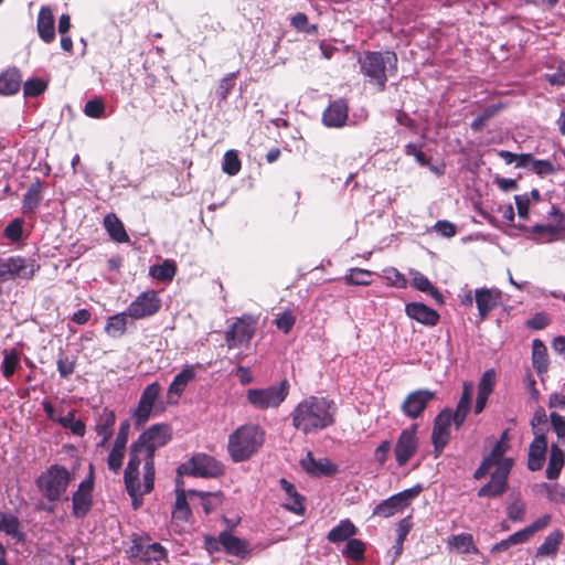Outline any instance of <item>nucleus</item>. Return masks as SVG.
<instances>
[{"label": "nucleus", "instance_id": "obj_51", "mask_svg": "<svg viewBox=\"0 0 565 565\" xmlns=\"http://www.w3.org/2000/svg\"><path fill=\"white\" fill-rule=\"evenodd\" d=\"M237 75V72L230 73L218 82L215 94L221 102L226 100L228 95L232 93L233 88L235 87Z\"/></svg>", "mask_w": 565, "mask_h": 565}, {"label": "nucleus", "instance_id": "obj_16", "mask_svg": "<svg viewBox=\"0 0 565 565\" xmlns=\"http://www.w3.org/2000/svg\"><path fill=\"white\" fill-rule=\"evenodd\" d=\"M511 463L507 462L500 468H495L491 473L489 482L482 486L477 495L479 498H499L509 489L508 479L511 473Z\"/></svg>", "mask_w": 565, "mask_h": 565}, {"label": "nucleus", "instance_id": "obj_63", "mask_svg": "<svg viewBox=\"0 0 565 565\" xmlns=\"http://www.w3.org/2000/svg\"><path fill=\"white\" fill-rule=\"evenodd\" d=\"M531 170L540 177L554 174L556 171L554 164L550 160H539L535 158L533 159Z\"/></svg>", "mask_w": 565, "mask_h": 565}, {"label": "nucleus", "instance_id": "obj_20", "mask_svg": "<svg viewBox=\"0 0 565 565\" xmlns=\"http://www.w3.org/2000/svg\"><path fill=\"white\" fill-rule=\"evenodd\" d=\"M46 189V184L40 178H36L28 188L22 199V213L30 217L35 215L36 210L43 201V194Z\"/></svg>", "mask_w": 565, "mask_h": 565}, {"label": "nucleus", "instance_id": "obj_48", "mask_svg": "<svg viewBox=\"0 0 565 565\" xmlns=\"http://www.w3.org/2000/svg\"><path fill=\"white\" fill-rule=\"evenodd\" d=\"M413 520H412V516L408 515V516H405L404 519H402L398 524H397V537H396V542H395V545H394V550H395V557H398L402 552H403V548H404V542L407 537V535L409 534L411 530L413 529Z\"/></svg>", "mask_w": 565, "mask_h": 565}, {"label": "nucleus", "instance_id": "obj_64", "mask_svg": "<svg viewBox=\"0 0 565 565\" xmlns=\"http://www.w3.org/2000/svg\"><path fill=\"white\" fill-rule=\"evenodd\" d=\"M411 275H412V285L415 289L423 291V292H428L429 290L433 289L434 285L422 273H419L417 270H412Z\"/></svg>", "mask_w": 565, "mask_h": 565}, {"label": "nucleus", "instance_id": "obj_57", "mask_svg": "<svg viewBox=\"0 0 565 565\" xmlns=\"http://www.w3.org/2000/svg\"><path fill=\"white\" fill-rule=\"evenodd\" d=\"M18 365H19L18 353L15 351H12L10 353L6 352L3 361H2V365H1L3 376L9 380L14 374Z\"/></svg>", "mask_w": 565, "mask_h": 565}, {"label": "nucleus", "instance_id": "obj_32", "mask_svg": "<svg viewBox=\"0 0 565 565\" xmlns=\"http://www.w3.org/2000/svg\"><path fill=\"white\" fill-rule=\"evenodd\" d=\"M548 215L552 217H556L557 223L547 225L536 224L532 227V232L540 235H547V241L552 242L557 237L559 233H562L565 230V224L564 215L561 212L559 207L553 205Z\"/></svg>", "mask_w": 565, "mask_h": 565}, {"label": "nucleus", "instance_id": "obj_5", "mask_svg": "<svg viewBox=\"0 0 565 565\" xmlns=\"http://www.w3.org/2000/svg\"><path fill=\"white\" fill-rule=\"evenodd\" d=\"M73 479V475L64 466L54 463L38 477L35 484L47 501L57 502Z\"/></svg>", "mask_w": 565, "mask_h": 565}, {"label": "nucleus", "instance_id": "obj_61", "mask_svg": "<svg viewBox=\"0 0 565 565\" xmlns=\"http://www.w3.org/2000/svg\"><path fill=\"white\" fill-rule=\"evenodd\" d=\"M105 111V104L100 98L88 100L84 107V114L90 118H100Z\"/></svg>", "mask_w": 565, "mask_h": 565}, {"label": "nucleus", "instance_id": "obj_50", "mask_svg": "<svg viewBox=\"0 0 565 565\" xmlns=\"http://www.w3.org/2000/svg\"><path fill=\"white\" fill-rule=\"evenodd\" d=\"M242 168V162L236 150H227L224 153L222 169L223 171L233 177L236 175Z\"/></svg>", "mask_w": 565, "mask_h": 565}, {"label": "nucleus", "instance_id": "obj_35", "mask_svg": "<svg viewBox=\"0 0 565 565\" xmlns=\"http://www.w3.org/2000/svg\"><path fill=\"white\" fill-rule=\"evenodd\" d=\"M564 540V533L561 530L551 532L544 542L536 548L535 557H555L561 543Z\"/></svg>", "mask_w": 565, "mask_h": 565}, {"label": "nucleus", "instance_id": "obj_9", "mask_svg": "<svg viewBox=\"0 0 565 565\" xmlns=\"http://www.w3.org/2000/svg\"><path fill=\"white\" fill-rule=\"evenodd\" d=\"M40 265L34 259H26L21 256H12L0 262V284L15 280L17 278L31 280Z\"/></svg>", "mask_w": 565, "mask_h": 565}, {"label": "nucleus", "instance_id": "obj_11", "mask_svg": "<svg viewBox=\"0 0 565 565\" xmlns=\"http://www.w3.org/2000/svg\"><path fill=\"white\" fill-rule=\"evenodd\" d=\"M94 483V465L89 463L86 478L81 481L77 490L72 495V513L76 519H84L92 510Z\"/></svg>", "mask_w": 565, "mask_h": 565}, {"label": "nucleus", "instance_id": "obj_36", "mask_svg": "<svg viewBox=\"0 0 565 565\" xmlns=\"http://www.w3.org/2000/svg\"><path fill=\"white\" fill-rule=\"evenodd\" d=\"M358 533V527L350 520H342L327 535L329 542L338 544L349 541Z\"/></svg>", "mask_w": 565, "mask_h": 565}, {"label": "nucleus", "instance_id": "obj_38", "mask_svg": "<svg viewBox=\"0 0 565 565\" xmlns=\"http://www.w3.org/2000/svg\"><path fill=\"white\" fill-rule=\"evenodd\" d=\"M188 495L190 498L198 497L205 514H210L215 511L223 503L222 492H202L198 490H189Z\"/></svg>", "mask_w": 565, "mask_h": 565}, {"label": "nucleus", "instance_id": "obj_26", "mask_svg": "<svg viewBox=\"0 0 565 565\" xmlns=\"http://www.w3.org/2000/svg\"><path fill=\"white\" fill-rule=\"evenodd\" d=\"M547 451V439L545 434L534 437L529 446L527 468L531 471H539L543 468Z\"/></svg>", "mask_w": 565, "mask_h": 565}, {"label": "nucleus", "instance_id": "obj_58", "mask_svg": "<svg viewBox=\"0 0 565 565\" xmlns=\"http://www.w3.org/2000/svg\"><path fill=\"white\" fill-rule=\"evenodd\" d=\"M495 385V372L493 369L487 370L478 384V392L489 395L493 392Z\"/></svg>", "mask_w": 565, "mask_h": 565}, {"label": "nucleus", "instance_id": "obj_34", "mask_svg": "<svg viewBox=\"0 0 565 565\" xmlns=\"http://www.w3.org/2000/svg\"><path fill=\"white\" fill-rule=\"evenodd\" d=\"M22 76L17 67H9L0 74V94L13 95L19 92Z\"/></svg>", "mask_w": 565, "mask_h": 565}, {"label": "nucleus", "instance_id": "obj_42", "mask_svg": "<svg viewBox=\"0 0 565 565\" xmlns=\"http://www.w3.org/2000/svg\"><path fill=\"white\" fill-rule=\"evenodd\" d=\"M172 516L174 520L182 522H188L192 516L191 508L186 500V493L183 489H177V498Z\"/></svg>", "mask_w": 565, "mask_h": 565}, {"label": "nucleus", "instance_id": "obj_17", "mask_svg": "<svg viewBox=\"0 0 565 565\" xmlns=\"http://www.w3.org/2000/svg\"><path fill=\"white\" fill-rule=\"evenodd\" d=\"M509 445L507 441L498 440L490 454L483 458L480 466L473 472V478L476 480H480L484 478L491 468H500L502 465L510 462L511 469L513 468L514 460L513 458L504 457V454L508 451Z\"/></svg>", "mask_w": 565, "mask_h": 565}, {"label": "nucleus", "instance_id": "obj_49", "mask_svg": "<svg viewBox=\"0 0 565 565\" xmlns=\"http://www.w3.org/2000/svg\"><path fill=\"white\" fill-rule=\"evenodd\" d=\"M372 273L362 268H352L344 277L345 284L349 286H369L371 284Z\"/></svg>", "mask_w": 565, "mask_h": 565}, {"label": "nucleus", "instance_id": "obj_6", "mask_svg": "<svg viewBox=\"0 0 565 565\" xmlns=\"http://www.w3.org/2000/svg\"><path fill=\"white\" fill-rule=\"evenodd\" d=\"M177 472L179 476H193L199 478H218L225 473V466L211 455L198 452L181 463Z\"/></svg>", "mask_w": 565, "mask_h": 565}, {"label": "nucleus", "instance_id": "obj_52", "mask_svg": "<svg viewBox=\"0 0 565 565\" xmlns=\"http://www.w3.org/2000/svg\"><path fill=\"white\" fill-rule=\"evenodd\" d=\"M290 24L298 31L306 34H317L318 25L309 23L307 14L299 12L291 17Z\"/></svg>", "mask_w": 565, "mask_h": 565}, {"label": "nucleus", "instance_id": "obj_56", "mask_svg": "<svg viewBox=\"0 0 565 565\" xmlns=\"http://www.w3.org/2000/svg\"><path fill=\"white\" fill-rule=\"evenodd\" d=\"M24 221L20 217L12 220L4 228V236L11 242H19L22 238Z\"/></svg>", "mask_w": 565, "mask_h": 565}, {"label": "nucleus", "instance_id": "obj_12", "mask_svg": "<svg viewBox=\"0 0 565 565\" xmlns=\"http://www.w3.org/2000/svg\"><path fill=\"white\" fill-rule=\"evenodd\" d=\"M418 424L414 423L403 429L394 447V455L398 467H404L418 450Z\"/></svg>", "mask_w": 565, "mask_h": 565}, {"label": "nucleus", "instance_id": "obj_13", "mask_svg": "<svg viewBox=\"0 0 565 565\" xmlns=\"http://www.w3.org/2000/svg\"><path fill=\"white\" fill-rule=\"evenodd\" d=\"M160 308L161 299L154 290L149 289L137 296L126 311L131 319L141 320L154 316Z\"/></svg>", "mask_w": 565, "mask_h": 565}, {"label": "nucleus", "instance_id": "obj_62", "mask_svg": "<svg viewBox=\"0 0 565 565\" xmlns=\"http://www.w3.org/2000/svg\"><path fill=\"white\" fill-rule=\"evenodd\" d=\"M56 364L61 377L67 379L74 373L76 361L74 359L68 358L67 355L61 354Z\"/></svg>", "mask_w": 565, "mask_h": 565}, {"label": "nucleus", "instance_id": "obj_45", "mask_svg": "<svg viewBox=\"0 0 565 565\" xmlns=\"http://www.w3.org/2000/svg\"><path fill=\"white\" fill-rule=\"evenodd\" d=\"M504 108L503 103H497L489 105L484 108L482 114L477 116L472 122L470 124V127L473 131H480L483 129V127L487 125L488 120H490L492 117H494L497 114H499Z\"/></svg>", "mask_w": 565, "mask_h": 565}, {"label": "nucleus", "instance_id": "obj_8", "mask_svg": "<svg viewBox=\"0 0 565 565\" xmlns=\"http://www.w3.org/2000/svg\"><path fill=\"white\" fill-rule=\"evenodd\" d=\"M258 318L252 315H243L225 331V343L228 350L245 347L248 348L255 335Z\"/></svg>", "mask_w": 565, "mask_h": 565}, {"label": "nucleus", "instance_id": "obj_54", "mask_svg": "<svg viewBox=\"0 0 565 565\" xmlns=\"http://www.w3.org/2000/svg\"><path fill=\"white\" fill-rule=\"evenodd\" d=\"M125 452L126 449L113 445V448L110 449L107 457V466L109 470H111L115 473L119 472L125 458Z\"/></svg>", "mask_w": 565, "mask_h": 565}, {"label": "nucleus", "instance_id": "obj_59", "mask_svg": "<svg viewBox=\"0 0 565 565\" xmlns=\"http://www.w3.org/2000/svg\"><path fill=\"white\" fill-rule=\"evenodd\" d=\"M547 423V416L544 411V408L539 407L531 419V427L533 434L536 436H540V434H545V426Z\"/></svg>", "mask_w": 565, "mask_h": 565}, {"label": "nucleus", "instance_id": "obj_44", "mask_svg": "<svg viewBox=\"0 0 565 565\" xmlns=\"http://www.w3.org/2000/svg\"><path fill=\"white\" fill-rule=\"evenodd\" d=\"M76 412L70 411L65 416H61L57 423L65 429H70L75 436L83 437L86 433V425L83 420L75 419Z\"/></svg>", "mask_w": 565, "mask_h": 565}, {"label": "nucleus", "instance_id": "obj_47", "mask_svg": "<svg viewBox=\"0 0 565 565\" xmlns=\"http://www.w3.org/2000/svg\"><path fill=\"white\" fill-rule=\"evenodd\" d=\"M149 274L157 280L171 281L177 274V267L173 262L164 260L160 265L151 266Z\"/></svg>", "mask_w": 565, "mask_h": 565}, {"label": "nucleus", "instance_id": "obj_1", "mask_svg": "<svg viewBox=\"0 0 565 565\" xmlns=\"http://www.w3.org/2000/svg\"><path fill=\"white\" fill-rule=\"evenodd\" d=\"M172 439L169 424H153L142 431L129 448V461L124 471V483L132 505L138 509L142 497L154 488V455Z\"/></svg>", "mask_w": 565, "mask_h": 565}, {"label": "nucleus", "instance_id": "obj_15", "mask_svg": "<svg viewBox=\"0 0 565 565\" xmlns=\"http://www.w3.org/2000/svg\"><path fill=\"white\" fill-rule=\"evenodd\" d=\"M454 418L450 417V408L443 409L434 420L431 431V444L434 446V456L438 458L450 439V427Z\"/></svg>", "mask_w": 565, "mask_h": 565}, {"label": "nucleus", "instance_id": "obj_30", "mask_svg": "<svg viewBox=\"0 0 565 565\" xmlns=\"http://www.w3.org/2000/svg\"><path fill=\"white\" fill-rule=\"evenodd\" d=\"M279 483H280L281 489L286 492L287 500H288V502L285 503L284 507L287 510H289L298 515H303L305 511H306L305 497L301 495L297 491L295 484L289 482L287 479L281 478L279 480Z\"/></svg>", "mask_w": 565, "mask_h": 565}, {"label": "nucleus", "instance_id": "obj_14", "mask_svg": "<svg viewBox=\"0 0 565 565\" xmlns=\"http://www.w3.org/2000/svg\"><path fill=\"white\" fill-rule=\"evenodd\" d=\"M161 391L162 387L158 382H152L143 388L138 405L132 412V418L137 427H142L150 419Z\"/></svg>", "mask_w": 565, "mask_h": 565}, {"label": "nucleus", "instance_id": "obj_3", "mask_svg": "<svg viewBox=\"0 0 565 565\" xmlns=\"http://www.w3.org/2000/svg\"><path fill=\"white\" fill-rule=\"evenodd\" d=\"M360 71L365 82L375 92L386 89L388 76H394L398 70V58L393 51H365L358 60Z\"/></svg>", "mask_w": 565, "mask_h": 565}, {"label": "nucleus", "instance_id": "obj_7", "mask_svg": "<svg viewBox=\"0 0 565 565\" xmlns=\"http://www.w3.org/2000/svg\"><path fill=\"white\" fill-rule=\"evenodd\" d=\"M289 394V383L282 380L278 385H270L264 388H249L246 392V399L252 407L259 411L277 408Z\"/></svg>", "mask_w": 565, "mask_h": 565}, {"label": "nucleus", "instance_id": "obj_2", "mask_svg": "<svg viewBox=\"0 0 565 565\" xmlns=\"http://www.w3.org/2000/svg\"><path fill=\"white\" fill-rule=\"evenodd\" d=\"M338 406L327 397L309 396L291 413L292 426L305 435L318 433L335 423Z\"/></svg>", "mask_w": 565, "mask_h": 565}, {"label": "nucleus", "instance_id": "obj_29", "mask_svg": "<svg viewBox=\"0 0 565 565\" xmlns=\"http://www.w3.org/2000/svg\"><path fill=\"white\" fill-rule=\"evenodd\" d=\"M36 29L40 39L51 43L55 39V20L50 7H42L38 14Z\"/></svg>", "mask_w": 565, "mask_h": 565}, {"label": "nucleus", "instance_id": "obj_41", "mask_svg": "<svg viewBox=\"0 0 565 565\" xmlns=\"http://www.w3.org/2000/svg\"><path fill=\"white\" fill-rule=\"evenodd\" d=\"M128 317L129 315L127 311L110 316L106 321L105 332L111 338H119L124 335L127 330Z\"/></svg>", "mask_w": 565, "mask_h": 565}, {"label": "nucleus", "instance_id": "obj_31", "mask_svg": "<svg viewBox=\"0 0 565 565\" xmlns=\"http://www.w3.org/2000/svg\"><path fill=\"white\" fill-rule=\"evenodd\" d=\"M471 396H472V384L466 382V383H463L462 394L457 404L456 411L454 412L452 409H450V417L454 418V424L457 429H459L463 425V423L467 418V415L470 411Z\"/></svg>", "mask_w": 565, "mask_h": 565}, {"label": "nucleus", "instance_id": "obj_24", "mask_svg": "<svg viewBox=\"0 0 565 565\" xmlns=\"http://www.w3.org/2000/svg\"><path fill=\"white\" fill-rule=\"evenodd\" d=\"M300 465L302 469L312 477H331L338 472V466L330 459L322 458L317 460L310 451L301 459Z\"/></svg>", "mask_w": 565, "mask_h": 565}, {"label": "nucleus", "instance_id": "obj_55", "mask_svg": "<svg viewBox=\"0 0 565 565\" xmlns=\"http://www.w3.org/2000/svg\"><path fill=\"white\" fill-rule=\"evenodd\" d=\"M296 322V316L291 310H286L282 313L278 315L275 319V326L278 330L284 333H289L294 328Z\"/></svg>", "mask_w": 565, "mask_h": 565}, {"label": "nucleus", "instance_id": "obj_21", "mask_svg": "<svg viewBox=\"0 0 565 565\" xmlns=\"http://www.w3.org/2000/svg\"><path fill=\"white\" fill-rule=\"evenodd\" d=\"M130 551L131 555L139 557L145 565H160V562L167 556V551L160 543H152L146 546L141 543H135Z\"/></svg>", "mask_w": 565, "mask_h": 565}, {"label": "nucleus", "instance_id": "obj_53", "mask_svg": "<svg viewBox=\"0 0 565 565\" xmlns=\"http://www.w3.org/2000/svg\"><path fill=\"white\" fill-rule=\"evenodd\" d=\"M47 88V83L39 77L28 79L23 85V94L25 97H38Z\"/></svg>", "mask_w": 565, "mask_h": 565}, {"label": "nucleus", "instance_id": "obj_43", "mask_svg": "<svg viewBox=\"0 0 565 565\" xmlns=\"http://www.w3.org/2000/svg\"><path fill=\"white\" fill-rule=\"evenodd\" d=\"M449 545L456 548L459 553L469 554L478 553V548L475 545V541L471 534L461 533L450 536L448 541Z\"/></svg>", "mask_w": 565, "mask_h": 565}, {"label": "nucleus", "instance_id": "obj_4", "mask_svg": "<svg viewBox=\"0 0 565 565\" xmlns=\"http://www.w3.org/2000/svg\"><path fill=\"white\" fill-rule=\"evenodd\" d=\"M265 443V430L255 424H246L236 428L227 441V451L234 462L249 460Z\"/></svg>", "mask_w": 565, "mask_h": 565}, {"label": "nucleus", "instance_id": "obj_46", "mask_svg": "<svg viewBox=\"0 0 565 565\" xmlns=\"http://www.w3.org/2000/svg\"><path fill=\"white\" fill-rule=\"evenodd\" d=\"M365 543L361 540L351 537L347 541L345 547L342 551V555L351 561L361 562L365 557Z\"/></svg>", "mask_w": 565, "mask_h": 565}, {"label": "nucleus", "instance_id": "obj_23", "mask_svg": "<svg viewBox=\"0 0 565 565\" xmlns=\"http://www.w3.org/2000/svg\"><path fill=\"white\" fill-rule=\"evenodd\" d=\"M115 423L116 414L107 407L96 414L94 430L99 437H102V440L97 444L98 447H106L114 435Z\"/></svg>", "mask_w": 565, "mask_h": 565}, {"label": "nucleus", "instance_id": "obj_10", "mask_svg": "<svg viewBox=\"0 0 565 565\" xmlns=\"http://www.w3.org/2000/svg\"><path fill=\"white\" fill-rule=\"evenodd\" d=\"M423 490V486L417 483L409 489L393 494L375 505L373 509V515L386 519L402 512L411 504L412 500L420 494Z\"/></svg>", "mask_w": 565, "mask_h": 565}, {"label": "nucleus", "instance_id": "obj_22", "mask_svg": "<svg viewBox=\"0 0 565 565\" xmlns=\"http://www.w3.org/2000/svg\"><path fill=\"white\" fill-rule=\"evenodd\" d=\"M475 300L480 321L487 319L489 313L499 305L501 291L498 289L478 288L475 290Z\"/></svg>", "mask_w": 565, "mask_h": 565}, {"label": "nucleus", "instance_id": "obj_40", "mask_svg": "<svg viewBox=\"0 0 565 565\" xmlns=\"http://www.w3.org/2000/svg\"><path fill=\"white\" fill-rule=\"evenodd\" d=\"M563 466L564 452L556 444H553L550 449V458L546 468V478L550 480L557 479L561 475Z\"/></svg>", "mask_w": 565, "mask_h": 565}, {"label": "nucleus", "instance_id": "obj_60", "mask_svg": "<svg viewBox=\"0 0 565 565\" xmlns=\"http://www.w3.org/2000/svg\"><path fill=\"white\" fill-rule=\"evenodd\" d=\"M384 277L387 280L388 285L394 286L396 288H406L407 286L406 277L394 267L385 269Z\"/></svg>", "mask_w": 565, "mask_h": 565}, {"label": "nucleus", "instance_id": "obj_39", "mask_svg": "<svg viewBox=\"0 0 565 565\" xmlns=\"http://www.w3.org/2000/svg\"><path fill=\"white\" fill-rule=\"evenodd\" d=\"M20 521L15 515L9 513L0 515V531L13 537L17 542L25 540V534L20 530Z\"/></svg>", "mask_w": 565, "mask_h": 565}, {"label": "nucleus", "instance_id": "obj_28", "mask_svg": "<svg viewBox=\"0 0 565 565\" xmlns=\"http://www.w3.org/2000/svg\"><path fill=\"white\" fill-rule=\"evenodd\" d=\"M218 542L223 546L224 551L230 555L246 558L250 554L248 542L227 531L220 533Z\"/></svg>", "mask_w": 565, "mask_h": 565}, {"label": "nucleus", "instance_id": "obj_37", "mask_svg": "<svg viewBox=\"0 0 565 565\" xmlns=\"http://www.w3.org/2000/svg\"><path fill=\"white\" fill-rule=\"evenodd\" d=\"M532 365L539 375L545 373L548 369L547 349L540 339H534L532 342Z\"/></svg>", "mask_w": 565, "mask_h": 565}, {"label": "nucleus", "instance_id": "obj_19", "mask_svg": "<svg viewBox=\"0 0 565 565\" xmlns=\"http://www.w3.org/2000/svg\"><path fill=\"white\" fill-rule=\"evenodd\" d=\"M349 118V103L338 98L329 104L322 114V122L329 128H342Z\"/></svg>", "mask_w": 565, "mask_h": 565}, {"label": "nucleus", "instance_id": "obj_25", "mask_svg": "<svg viewBox=\"0 0 565 565\" xmlns=\"http://www.w3.org/2000/svg\"><path fill=\"white\" fill-rule=\"evenodd\" d=\"M405 312L415 321L427 326L435 327L439 322V313L423 302H409L405 306Z\"/></svg>", "mask_w": 565, "mask_h": 565}, {"label": "nucleus", "instance_id": "obj_18", "mask_svg": "<svg viewBox=\"0 0 565 565\" xmlns=\"http://www.w3.org/2000/svg\"><path fill=\"white\" fill-rule=\"evenodd\" d=\"M435 397V392L429 390H417L411 392L402 403L401 409L408 418H418Z\"/></svg>", "mask_w": 565, "mask_h": 565}, {"label": "nucleus", "instance_id": "obj_33", "mask_svg": "<svg viewBox=\"0 0 565 565\" xmlns=\"http://www.w3.org/2000/svg\"><path fill=\"white\" fill-rule=\"evenodd\" d=\"M103 225L107 231L109 237L116 243L129 242V235L127 234L124 223L115 213H108L105 215Z\"/></svg>", "mask_w": 565, "mask_h": 565}, {"label": "nucleus", "instance_id": "obj_27", "mask_svg": "<svg viewBox=\"0 0 565 565\" xmlns=\"http://www.w3.org/2000/svg\"><path fill=\"white\" fill-rule=\"evenodd\" d=\"M195 377V372L193 366H185L182 369L180 373H178L173 381L170 383L167 392V398L169 404H177L178 399L184 392L189 382H191Z\"/></svg>", "mask_w": 565, "mask_h": 565}]
</instances>
